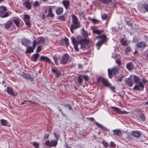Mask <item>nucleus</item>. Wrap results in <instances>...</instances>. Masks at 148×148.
I'll list each match as a JSON object with an SVG mask.
<instances>
[{
    "label": "nucleus",
    "instance_id": "nucleus-1",
    "mask_svg": "<svg viewBox=\"0 0 148 148\" xmlns=\"http://www.w3.org/2000/svg\"><path fill=\"white\" fill-rule=\"evenodd\" d=\"M81 31L85 39H82L77 42L75 37H73L71 38L72 42L74 45L75 49L77 51H79L78 48L79 49L86 48V45L88 44L89 42V40L86 39L88 36L87 32L85 31L84 29H82Z\"/></svg>",
    "mask_w": 148,
    "mask_h": 148
},
{
    "label": "nucleus",
    "instance_id": "nucleus-2",
    "mask_svg": "<svg viewBox=\"0 0 148 148\" xmlns=\"http://www.w3.org/2000/svg\"><path fill=\"white\" fill-rule=\"evenodd\" d=\"M72 23L73 24L71 25L70 29L73 33L74 30L80 27V25L79 22L78 21L77 16L74 14L72 15Z\"/></svg>",
    "mask_w": 148,
    "mask_h": 148
},
{
    "label": "nucleus",
    "instance_id": "nucleus-3",
    "mask_svg": "<svg viewBox=\"0 0 148 148\" xmlns=\"http://www.w3.org/2000/svg\"><path fill=\"white\" fill-rule=\"evenodd\" d=\"M119 69L117 67H115L112 68L111 69H108V73L109 77L111 79L112 77V74L113 75H116L119 73Z\"/></svg>",
    "mask_w": 148,
    "mask_h": 148
},
{
    "label": "nucleus",
    "instance_id": "nucleus-4",
    "mask_svg": "<svg viewBox=\"0 0 148 148\" xmlns=\"http://www.w3.org/2000/svg\"><path fill=\"white\" fill-rule=\"evenodd\" d=\"M98 81H101L102 82L104 86H110V89L113 91H114L115 88L114 87L110 86V84L108 82V81L104 78L101 77H99L98 79Z\"/></svg>",
    "mask_w": 148,
    "mask_h": 148
},
{
    "label": "nucleus",
    "instance_id": "nucleus-5",
    "mask_svg": "<svg viewBox=\"0 0 148 148\" xmlns=\"http://www.w3.org/2000/svg\"><path fill=\"white\" fill-rule=\"evenodd\" d=\"M7 10V8L4 6H0V16L2 18H5L9 16V13L6 12L5 14L3 15Z\"/></svg>",
    "mask_w": 148,
    "mask_h": 148
},
{
    "label": "nucleus",
    "instance_id": "nucleus-6",
    "mask_svg": "<svg viewBox=\"0 0 148 148\" xmlns=\"http://www.w3.org/2000/svg\"><path fill=\"white\" fill-rule=\"evenodd\" d=\"M134 79L135 83L137 85H139L142 88V90H143L144 89V86L140 81V79L136 75H134Z\"/></svg>",
    "mask_w": 148,
    "mask_h": 148
},
{
    "label": "nucleus",
    "instance_id": "nucleus-7",
    "mask_svg": "<svg viewBox=\"0 0 148 148\" xmlns=\"http://www.w3.org/2000/svg\"><path fill=\"white\" fill-rule=\"evenodd\" d=\"M89 119L91 121H94V124L98 127L102 129L104 131L108 130V132H110L109 130L106 127L95 121V119L93 118L90 117Z\"/></svg>",
    "mask_w": 148,
    "mask_h": 148
},
{
    "label": "nucleus",
    "instance_id": "nucleus-8",
    "mask_svg": "<svg viewBox=\"0 0 148 148\" xmlns=\"http://www.w3.org/2000/svg\"><path fill=\"white\" fill-rule=\"evenodd\" d=\"M69 57V55L65 53L62 58L61 63L63 64H66L68 60Z\"/></svg>",
    "mask_w": 148,
    "mask_h": 148
},
{
    "label": "nucleus",
    "instance_id": "nucleus-9",
    "mask_svg": "<svg viewBox=\"0 0 148 148\" xmlns=\"http://www.w3.org/2000/svg\"><path fill=\"white\" fill-rule=\"evenodd\" d=\"M125 82L126 84L130 87H132L134 83L133 80L130 77L126 78L125 80Z\"/></svg>",
    "mask_w": 148,
    "mask_h": 148
},
{
    "label": "nucleus",
    "instance_id": "nucleus-10",
    "mask_svg": "<svg viewBox=\"0 0 148 148\" xmlns=\"http://www.w3.org/2000/svg\"><path fill=\"white\" fill-rule=\"evenodd\" d=\"M31 43V41L29 40L24 38L22 39L21 43L24 46L28 47V46Z\"/></svg>",
    "mask_w": 148,
    "mask_h": 148
},
{
    "label": "nucleus",
    "instance_id": "nucleus-11",
    "mask_svg": "<svg viewBox=\"0 0 148 148\" xmlns=\"http://www.w3.org/2000/svg\"><path fill=\"white\" fill-rule=\"evenodd\" d=\"M30 17L27 15H25L24 16V21L25 24L28 27H29L31 26V23L29 22Z\"/></svg>",
    "mask_w": 148,
    "mask_h": 148
},
{
    "label": "nucleus",
    "instance_id": "nucleus-12",
    "mask_svg": "<svg viewBox=\"0 0 148 148\" xmlns=\"http://www.w3.org/2000/svg\"><path fill=\"white\" fill-rule=\"evenodd\" d=\"M126 67L127 69L129 71H130L134 69V66L132 62H130L126 64Z\"/></svg>",
    "mask_w": 148,
    "mask_h": 148
},
{
    "label": "nucleus",
    "instance_id": "nucleus-13",
    "mask_svg": "<svg viewBox=\"0 0 148 148\" xmlns=\"http://www.w3.org/2000/svg\"><path fill=\"white\" fill-rule=\"evenodd\" d=\"M13 24L12 22L10 20L8 21L7 22L3 24L4 28L6 29H8Z\"/></svg>",
    "mask_w": 148,
    "mask_h": 148
},
{
    "label": "nucleus",
    "instance_id": "nucleus-14",
    "mask_svg": "<svg viewBox=\"0 0 148 148\" xmlns=\"http://www.w3.org/2000/svg\"><path fill=\"white\" fill-rule=\"evenodd\" d=\"M136 46L138 48H143L146 46V44L144 42H140L137 43Z\"/></svg>",
    "mask_w": 148,
    "mask_h": 148
},
{
    "label": "nucleus",
    "instance_id": "nucleus-15",
    "mask_svg": "<svg viewBox=\"0 0 148 148\" xmlns=\"http://www.w3.org/2000/svg\"><path fill=\"white\" fill-rule=\"evenodd\" d=\"M106 41V38L103 39H101V40L99 41L96 44L97 46L99 47L97 48V49H99L101 46Z\"/></svg>",
    "mask_w": 148,
    "mask_h": 148
},
{
    "label": "nucleus",
    "instance_id": "nucleus-16",
    "mask_svg": "<svg viewBox=\"0 0 148 148\" xmlns=\"http://www.w3.org/2000/svg\"><path fill=\"white\" fill-rule=\"evenodd\" d=\"M62 3L65 7L66 10H67L68 9H70V8H69V6L70 5V3L69 1L64 0L63 1H62Z\"/></svg>",
    "mask_w": 148,
    "mask_h": 148
},
{
    "label": "nucleus",
    "instance_id": "nucleus-17",
    "mask_svg": "<svg viewBox=\"0 0 148 148\" xmlns=\"http://www.w3.org/2000/svg\"><path fill=\"white\" fill-rule=\"evenodd\" d=\"M132 135L136 138H139L141 136V133L138 131H133L132 133Z\"/></svg>",
    "mask_w": 148,
    "mask_h": 148
},
{
    "label": "nucleus",
    "instance_id": "nucleus-18",
    "mask_svg": "<svg viewBox=\"0 0 148 148\" xmlns=\"http://www.w3.org/2000/svg\"><path fill=\"white\" fill-rule=\"evenodd\" d=\"M23 5H24L27 8L30 9L31 8V3H30L29 1H27L24 2Z\"/></svg>",
    "mask_w": 148,
    "mask_h": 148
},
{
    "label": "nucleus",
    "instance_id": "nucleus-19",
    "mask_svg": "<svg viewBox=\"0 0 148 148\" xmlns=\"http://www.w3.org/2000/svg\"><path fill=\"white\" fill-rule=\"evenodd\" d=\"M20 19L17 17H14L12 19L13 22L15 24L17 27L19 26Z\"/></svg>",
    "mask_w": 148,
    "mask_h": 148
},
{
    "label": "nucleus",
    "instance_id": "nucleus-20",
    "mask_svg": "<svg viewBox=\"0 0 148 148\" xmlns=\"http://www.w3.org/2000/svg\"><path fill=\"white\" fill-rule=\"evenodd\" d=\"M63 12V8H62L59 7L56 10V13L58 15L62 14Z\"/></svg>",
    "mask_w": 148,
    "mask_h": 148
},
{
    "label": "nucleus",
    "instance_id": "nucleus-21",
    "mask_svg": "<svg viewBox=\"0 0 148 148\" xmlns=\"http://www.w3.org/2000/svg\"><path fill=\"white\" fill-rule=\"evenodd\" d=\"M21 76L26 80H27L30 78V75L29 74L23 73L21 74Z\"/></svg>",
    "mask_w": 148,
    "mask_h": 148
},
{
    "label": "nucleus",
    "instance_id": "nucleus-22",
    "mask_svg": "<svg viewBox=\"0 0 148 148\" xmlns=\"http://www.w3.org/2000/svg\"><path fill=\"white\" fill-rule=\"evenodd\" d=\"M39 56V54H34L31 58V59L32 61L35 62L37 61L38 58Z\"/></svg>",
    "mask_w": 148,
    "mask_h": 148
},
{
    "label": "nucleus",
    "instance_id": "nucleus-23",
    "mask_svg": "<svg viewBox=\"0 0 148 148\" xmlns=\"http://www.w3.org/2000/svg\"><path fill=\"white\" fill-rule=\"evenodd\" d=\"M7 92L9 94L11 95L12 96L14 95V91L12 90V88H10L9 87H7Z\"/></svg>",
    "mask_w": 148,
    "mask_h": 148
},
{
    "label": "nucleus",
    "instance_id": "nucleus-24",
    "mask_svg": "<svg viewBox=\"0 0 148 148\" xmlns=\"http://www.w3.org/2000/svg\"><path fill=\"white\" fill-rule=\"evenodd\" d=\"M60 56L56 54H55L53 56V59L56 64L58 65V60L59 59Z\"/></svg>",
    "mask_w": 148,
    "mask_h": 148
},
{
    "label": "nucleus",
    "instance_id": "nucleus-25",
    "mask_svg": "<svg viewBox=\"0 0 148 148\" xmlns=\"http://www.w3.org/2000/svg\"><path fill=\"white\" fill-rule=\"evenodd\" d=\"M40 61H47L49 62H51L50 59L47 57L41 56L40 57Z\"/></svg>",
    "mask_w": 148,
    "mask_h": 148
},
{
    "label": "nucleus",
    "instance_id": "nucleus-26",
    "mask_svg": "<svg viewBox=\"0 0 148 148\" xmlns=\"http://www.w3.org/2000/svg\"><path fill=\"white\" fill-rule=\"evenodd\" d=\"M92 32L94 34H99L101 33H102L103 32V30H97V29H95L93 28H92Z\"/></svg>",
    "mask_w": 148,
    "mask_h": 148
},
{
    "label": "nucleus",
    "instance_id": "nucleus-27",
    "mask_svg": "<svg viewBox=\"0 0 148 148\" xmlns=\"http://www.w3.org/2000/svg\"><path fill=\"white\" fill-rule=\"evenodd\" d=\"M83 75H80L78 77V81L79 84H81L83 81Z\"/></svg>",
    "mask_w": 148,
    "mask_h": 148
},
{
    "label": "nucleus",
    "instance_id": "nucleus-28",
    "mask_svg": "<svg viewBox=\"0 0 148 148\" xmlns=\"http://www.w3.org/2000/svg\"><path fill=\"white\" fill-rule=\"evenodd\" d=\"M113 132L114 134L117 136H119L121 134V131L118 129L114 130Z\"/></svg>",
    "mask_w": 148,
    "mask_h": 148
},
{
    "label": "nucleus",
    "instance_id": "nucleus-29",
    "mask_svg": "<svg viewBox=\"0 0 148 148\" xmlns=\"http://www.w3.org/2000/svg\"><path fill=\"white\" fill-rule=\"evenodd\" d=\"M57 144V141L52 140L50 141V146L56 147Z\"/></svg>",
    "mask_w": 148,
    "mask_h": 148
},
{
    "label": "nucleus",
    "instance_id": "nucleus-30",
    "mask_svg": "<svg viewBox=\"0 0 148 148\" xmlns=\"http://www.w3.org/2000/svg\"><path fill=\"white\" fill-rule=\"evenodd\" d=\"M99 1L102 3L106 4H108L112 2V0H99Z\"/></svg>",
    "mask_w": 148,
    "mask_h": 148
},
{
    "label": "nucleus",
    "instance_id": "nucleus-31",
    "mask_svg": "<svg viewBox=\"0 0 148 148\" xmlns=\"http://www.w3.org/2000/svg\"><path fill=\"white\" fill-rule=\"evenodd\" d=\"M27 47V49L26 51L27 53H30L33 51V48L32 47Z\"/></svg>",
    "mask_w": 148,
    "mask_h": 148
},
{
    "label": "nucleus",
    "instance_id": "nucleus-32",
    "mask_svg": "<svg viewBox=\"0 0 148 148\" xmlns=\"http://www.w3.org/2000/svg\"><path fill=\"white\" fill-rule=\"evenodd\" d=\"M28 102H30L32 103L33 104H37L38 103H36L34 101H32L31 100H24L22 103H21V105H23L25 103L28 104Z\"/></svg>",
    "mask_w": 148,
    "mask_h": 148
},
{
    "label": "nucleus",
    "instance_id": "nucleus-33",
    "mask_svg": "<svg viewBox=\"0 0 148 148\" xmlns=\"http://www.w3.org/2000/svg\"><path fill=\"white\" fill-rule=\"evenodd\" d=\"M1 122L2 125L3 126H6L8 124V121L4 119H1Z\"/></svg>",
    "mask_w": 148,
    "mask_h": 148
},
{
    "label": "nucleus",
    "instance_id": "nucleus-34",
    "mask_svg": "<svg viewBox=\"0 0 148 148\" xmlns=\"http://www.w3.org/2000/svg\"><path fill=\"white\" fill-rule=\"evenodd\" d=\"M142 7L145 10V11L148 12V4L144 3H143L142 5Z\"/></svg>",
    "mask_w": 148,
    "mask_h": 148
},
{
    "label": "nucleus",
    "instance_id": "nucleus-35",
    "mask_svg": "<svg viewBox=\"0 0 148 148\" xmlns=\"http://www.w3.org/2000/svg\"><path fill=\"white\" fill-rule=\"evenodd\" d=\"M48 15H49L51 17H53L54 16V14L52 13V9L50 8L48 10Z\"/></svg>",
    "mask_w": 148,
    "mask_h": 148
},
{
    "label": "nucleus",
    "instance_id": "nucleus-36",
    "mask_svg": "<svg viewBox=\"0 0 148 148\" xmlns=\"http://www.w3.org/2000/svg\"><path fill=\"white\" fill-rule=\"evenodd\" d=\"M139 117L143 121H145V117L144 114H141L139 115Z\"/></svg>",
    "mask_w": 148,
    "mask_h": 148
},
{
    "label": "nucleus",
    "instance_id": "nucleus-37",
    "mask_svg": "<svg viewBox=\"0 0 148 148\" xmlns=\"http://www.w3.org/2000/svg\"><path fill=\"white\" fill-rule=\"evenodd\" d=\"M57 19L60 20L64 21L66 20V18L64 15H62L61 16L58 17Z\"/></svg>",
    "mask_w": 148,
    "mask_h": 148
},
{
    "label": "nucleus",
    "instance_id": "nucleus-38",
    "mask_svg": "<svg viewBox=\"0 0 148 148\" xmlns=\"http://www.w3.org/2000/svg\"><path fill=\"white\" fill-rule=\"evenodd\" d=\"M111 108L114 109L119 114H120L121 112V110L119 108L113 106H111Z\"/></svg>",
    "mask_w": 148,
    "mask_h": 148
},
{
    "label": "nucleus",
    "instance_id": "nucleus-39",
    "mask_svg": "<svg viewBox=\"0 0 148 148\" xmlns=\"http://www.w3.org/2000/svg\"><path fill=\"white\" fill-rule=\"evenodd\" d=\"M131 47L128 46L125 49V53L126 54H127L128 53L130 52L131 51Z\"/></svg>",
    "mask_w": 148,
    "mask_h": 148
},
{
    "label": "nucleus",
    "instance_id": "nucleus-40",
    "mask_svg": "<svg viewBox=\"0 0 148 148\" xmlns=\"http://www.w3.org/2000/svg\"><path fill=\"white\" fill-rule=\"evenodd\" d=\"M44 42V38L42 37H40V38L38 41V43L40 44H42Z\"/></svg>",
    "mask_w": 148,
    "mask_h": 148
},
{
    "label": "nucleus",
    "instance_id": "nucleus-41",
    "mask_svg": "<svg viewBox=\"0 0 148 148\" xmlns=\"http://www.w3.org/2000/svg\"><path fill=\"white\" fill-rule=\"evenodd\" d=\"M64 41L65 43L66 46V47L69 46V40L67 38H65L64 39Z\"/></svg>",
    "mask_w": 148,
    "mask_h": 148
},
{
    "label": "nucleus",
    "instance_id": "nucleus-42",
    "mask_svg": "<svg viewBox=\"0 0 148 148\" xmlns=\"http://www.w3.org/2000/svg\"><path fill=\"white\" fill-rule=\"evenodd\" d=\"M97 38H101V39H103L106 38V36L105 34H103L97 37Z\"/></svg>",
    "mask_w": 148,
    "mask_h": 148
},
{
    "label": "nucleus",
    "instance_id": "nucleus-43",
    "mask_svg": "<svg viewBox=\"0 0 148 148\" xmlns=\"http://www.w3.org/2000/svg\"><path fill=\"white\" fill-rule=\"evenodd\" d=\"M91 20L92 23L94 24H98L100 22L99 20L95 19H92Z\"/></svg>",
    "mask_w": 148,
    "mask_h": 148
},
{
    "label": "nucleus",
    "instance_id": "nucleus-44",
    "mask_svg": "<svg viewBox=\"0 0 148 148\" xmlns=\"http://www.w3.org/2000/svg\"><path fill=\"white\" fill-rule=\"evenodd\" d=\"M108 15L106 14H102L101 18L103 20H106L107 18Z\"/></svg>",
    "mask_w": 148,
    "mask_h": 148
},
{
    "label": "nucleus",
    "instance_id": "nucleus-45",
    "mask_svg": "<svg viewBox=\"0 0 148 148\" xmlns=\"http://www.w3.org/2000/svg\"><path fill=\"white\" fill-rule=\"evenodd\" d=\"M140 86L139 85H135L133 88V90H140V89L139 88Z\"/></svg>",
    "mask_w": 148,
    "mask_h": 148
},
{
    "label": "nucleus",
    "instance_id": "nucleus-46",
    "mask_svg": "<svg viewBox=\"0 0 148 148\" xmlns=\"http://www.w3.org/2000/svg\"><path fill=\"white\" fill-rule=\"evenodd\" d=\"M64 106L67 108L69 110H72V108L71 106L69 104H66L64 105Z\"/></svg>",
    "mask_w": 148,
    "mask_h": 148
},
{
    "label": "nucleus",
    "instance_id": "nucleus-47",
    "mask_svg": "<svg viewBox=\"0 0 148 148\" xmlns=\"http://www.w3.org/2000/svg\"><path fill=\"white\" fill-rule=\"evenodd\" d=\"M33 146L36 148H38L39 147V144L36 142H34L33 143Z\"/></svg>",
    "mask_w": 148,
    "mask_h": 148
},
{
    "label": "nucleus",
    "instance_id": "nucleus-48",
    "mask_svg": "<svg viewBox=\"0 0 148 148\" xmlns=\"http://www.w3.org/2000/svg\"><path fill=\"white\" fill-rule=\"evenodd\" d=\"M126 23L127 25L132 28V23L130 22L129 21H126Z\"/></svg>",
    "mask_w": 148,
    "mask_h": 148
},
{
    "label": "nucleus",
    "instance_id": "nucleus-49",
    "mask_svg": "<svg viewBox=\"0 0 148 148\" xmlns=\"http://www.w3.org/2000/svg\"><path fill=\"white\" fill-rule=\"evenodd\" d=\"M102 143L103 145L106 147H107L108 146V144L106 141H103L102 142Z\"/></svg>",
    "mask_w": 148,
    "mask_h": 148
},
{
    "label": "nucleus",
    "instance_id": "nucleus-50",
    "mask_svg": "<svg viewBox=\"0 0 148 148\" xmlns=\"http://www.w3.org/2000/svg\"><path fill=\"white\" fill-rule=\"evenodd\" d=\"M128 112H127L125 111H121L120 112V114H127L128 113Z\"/></svg>",
    "mask_w": 148,
    "mask_h": 148
},
{
    "label": "nucleus",
    "instance_id": "nucleus-51",
    "mask_svg": "<svg viewBox=\"0 0 148 148\" xmlns=\"http://www.w3.org/2000/svg\"><path fill=\"white\" fill-rule=\"evenodd\" d=\"M121 42L122 45L123 46H125L126 45V42L124 40H121Z\"/></svg>",
    "mask_w": 148,
    "mask_h": 148
},
{
    "label": "nucleus",
    "instance_id": "nucleus-52",
    "mask_svg": "<svg viewBox=\"0 0 148 148\" xmlns=\"http://www.w3.org/2000/svg\"><path fill=\"white\" fill-rule=\"evenodd\" d=\"M36 44H37V43H36V41L35 40H34L33 42V49L35 48L36 46Z\"/></svg>",
    "mask_w": 148,
    "mask_h": 148
},
{
    "label": "nucleus",
    "instance_id": "nucleus-53",
    "mask_svg": "<svg viewBox=\"0 0 148 148\" xmlns=\"http://www.w3.org/2000/svg\"><path fill=\"white\" fill-rule=\"evenodd\" d=\"M41 47L40 46H38L37 48V49L36 50V52H40L41 51Z\"/></svg>",
    "mask_w": 148,
    "mask_h": 148
},
{
    "label": "nucleus",
    "instance_id": "nucleus-54",
    "mask_svg": "<svg viewBox=\"0 0 148 148\" xmlns=\"http://www.w3.org/2000/svg\"><path fill=\"white\" fill-rule=\"evenodd\" d=\"M56 77H59L60 76V75H61V73L59 71H57V73H56Z\"/></svg>",
    "mask_w": 148,
    "mask_h": 148
},
{
    "label": "nucleus",
    "instance_id": "nucleus-55",
    "mask_svg": "<svg viewBox=\"0 0 148 148\" xmlns=\"http://www.w3.org/2000/svg\"><path fill=\"white\" fill-rule=\"evenodd\" d=\"M54 134L56 140H58L59 139V136L56 133H54Z\"/></svg>",
    "mask_w": 148,
    "mask_h": 148
},
{
    "label": "nucleus",
    "instance_id": "nucleus-56",
    "mask_svg": "<svg viewBox=\"0 0 148 148\" xmlns=\"http://www.w3.org/2000/svg\"><path fill=\"white\" fill-rule=\"evenodd\" d=\"M116 63L118 65H120L121 64V60L119 59H118L116 60Z\"/></svg>",
    "mask_w": 148,
    "mask_h": 148
},
{
    "label": "nucleus",
    "instance_id": "nucleus-57",
    "mask_svg": "<svg viewBox=\"0 0 148 148\" xmlns=\"http://www.w3.org/2000/svg\"><path fill=\"white\" fill-rule=\"evenodd\" d=\"M50 141L48 140L45 143V144L49 146H50Z\"/></svg>",
    "mask_w": 148,
    "mask_h": 148
},
{
    "label": "nucleus",
    "instance_id": "nucleus-58",
    "mask_svg": "<svg viewBox=\"0 0 148 148\" xmlns=\"http://www.w3.org/2000/svg\"><path fill=\"white\" fill-rule=\"evenodd\" d=\"M39 3L37 1H35L34 4V6L36 7L39 5Z\"/></svg>",
    "mask_w": 148,
    "mask_h": 148
},
{
    "label": "nucleus",
    "instance_id": "nucleus-59",
    "mask_svg": "<svg viewBox=\"0 0 148 148\" xmlns=\"http://www.w3.org/2000/svg\"><path fill=\"white\" fill-rule=\"evenodd\" d=\"M123 76H122L121 77H120L118 79H115V80H116L117 81L121 82V81L122 80V79L123 78Z\"/></svg>",
    "mask_w": 148,
    "mask_h": 148
},
{
    "label": "nucleus",
    "instance_id": "nucleus-60",
    "mask_svg": "<svg viewBox=\"0 0 148 148\" xmlns=\"http://www.w3.org/2000/svg\"><path fill=\"white\" fill-rule=\"evenodd\" d=\"M84 77L83 78L84 79L85 81H87L88 79V76L87 75H83Z\"/></svg>",
    "mask_w": 148,
    "mask_h": 148
},
{
    "label": "nucleus",
    "instance_id": "nucleus-61",
    "mask_svg": "<svg viewBox=\"0 0 148 148\" xmlns=\"http://www.w3.org/2000/svg\"><path fill=\"white\" fill-rule=\"evenodd\" d=\"M110 145L112 147H115V144L112 141H111L110 143Z\"/></svg>",
    "mask_w": 148,
    "mask_h": 148
},
{
    "label": "nucleus",
    "instance_id": "nucleus-62",
    "mask_svg": "<svg viewBox=\"0 0 148 148\" xmlns=\"http://www.w3.org/2000/svg\"><path fill=\"white\" fill-rule=\"evenodd\" d=\"M53 73H54L56 74L57 73V71L55 69H51Z\"/></svg>",
    "mask_w": 148,
    "mask_h": 148
},
{
    "label": "nucleus",
    "instance_id": "nucleus-63",
    "mask_svg": "<svg viewBox=\"0 0 148 148\" xmlns=\"http://www.w3.org/2000/svg\"><path fill=\"white\" fill-rule=\"evenodd\" d=\"M143 82L145 84L147 82V81L145 79H142Z\"/></svg>",
    "mask_w": 148,
    "mask_h": 148
},
{
    "label": "nucleus",
    "instance_id": "nucleus-64",
    "mask_svg": "<svg viewBox=\"0 0 148 148\" xmlns=\"http://www.w3.org/2000/svg\"><path fill=\"white\" fill-rule=\"evenodd\" d=\"M49 137V135L48 134H45V135L44 138H48Z\"/></svg>",
    "mask_w": 148,
    "mask_h": 148
}]
</instances>
